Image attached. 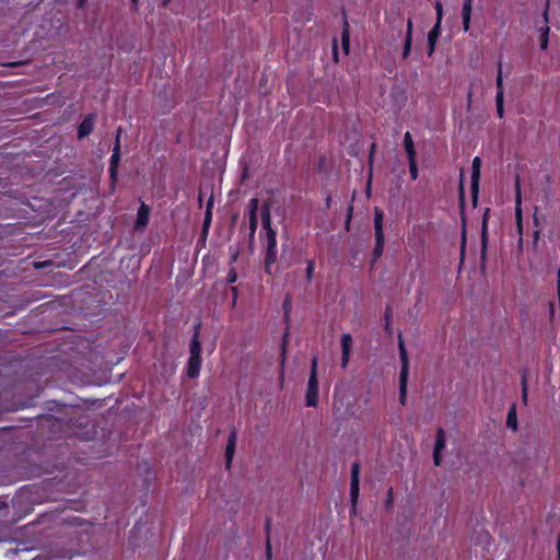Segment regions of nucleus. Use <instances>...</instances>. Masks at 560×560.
<instances>
[{"label":"nucleus","mask_w":560,"mask_h":560,"mask_svg":"<svg viewBox=\"0 0 560 560\" xmlns=\"http://www.w3.org/2000/svg\"><path fill=\"white\" fill-rule=\"evenodd\" d=\"M400 402L404 405L407 396V387L399 386Z\"/></svg>","instance_id":"473e14b6"},{"label":"nucleus","mask_w":560,"mask_h":560,"mask_svg":"<svg viewBox=\"0 0 560 560\" xmlns=\"http://www.w3.org/2000/svg\"><path fill=\"white\" fill-rule=\"evenodd\" d=\"M170 2H171V0H162V4H163L164 7H166Z\"/></svg>","instance_id":"79ce46f5"},{"label":"nucleus","mask_w":560,"mask_h":560,"mask_svg":"<svg viewBox=\"0 0 560 560\" xmlns=\"http://www.w3.org/2000/svg\"><path fill=\"white\" fill-rule=\"evenodd\" d=\"M471 12H472V0H464V4H463V9H462L464 32H468L470 30Z\"/></svg>","instance_id":"9b49d317"},{"label":"nucleus","mask_w":560,"mask_h":560,"mask_svg":"<svg viewBox=\"0 0 560 560\" xmlns=\"http://www.w3.org/2000/svg\"><path fill=\"white\" fill-rule=\"evenodd\" d=\"M557 547H558V552H559V557H560V538L558 539Z\"/></svg>","instance_id":"c03bdc74"},{"label":"nucleus","mask_w":560,"mask_h":560,"mask_svg":"<svg viewBox=\"0 0 560 560\" xmlns=\"http://www.w3.org/2000/svg\"><path fill=\"white\" fill-rule=\"evenodd\" d=\"M544 18H545V22L547 23L548 22V12L547 11L544 13Z\"/></svg>","instance_id":"37998d69"},{"label":"nucleus","mask_w":560,"mask_h":560,"mask_svg":"<svg viewBox=\"0 0 560 560\" xmlns=\"http://www.w3.org/2000/svg\"><path fill=\"white\" fill-rule=\"evenodd\" d=\"M497 93H502V95H504V91H503V77H502V65H499V70H498V77H497Z\"/></svg>","instance_id":"393cba45"},{"label":"nucleus","mask_w":560,"mask_h":560,"mask_svg":"<svg viewBox=\"0 0 560 560\" xmlns=\"http://www.w3.org/2000/svg\"><path fill=\"white\" fill-rule=\"evenodd\" d=\"M210 220H211V213L208 210L206 213L205 226H207L210 223Z\"/></svg>","instance_id":"e433bc0d"},{"label":"nucleus","mask_w":560,"mask_h":560,"mask_svg":"<svg viewBox=\"0 0 560 560\" xmlns=\"http://www.w3.org/2000/svg\"><path fill=\"white\" fill-rule=\"evenodd\" d=\"M259 201L257 198H252L248 203L249 215L257 214Z\"/></svg>","instance_id":"cd10ccee"},{"label":"nucleus","mask_w":560,"mask_h":560,"mask_svg":"<svg viewBox=\"0 0 560 560\" xmlns=\"http://www.w3.org/2000/svg\"><path fill=\"white\" fill-rule=\"evenodd\" d=\"M237 280V273L234 268H232L226 277L228 283H234Z\"/></svg>","instance_id":"7c9ffc66"},{"label":"nucleus","mask_w":560,"mask_h":560,"mask_svg":"<svg viewBox=\"0 0 560 560\" xmlns=\"http://www.w3.org/2000/svg\"><path fill=\"white\" fill-rule=\"evenodd\" d=\"M412 31H413L412 20L409 19L407 21L406 38H411L412 39Z\"/></svg>","instance_id":"2f4dec72"},{"label":"nucleus","mask_w":560,"mask_h":560,"mask_svg":"<svg viewBox=\"0 0 560 560\" xmlns=\"http://www.w3.org/2000/svg\"><path fill=\"white\" fill-rule=\"evenodd\" d=\"M515 218H516V226L520 235L523 234V222H522V196L521 189L517 185L516 187V198H515Z\"/></svg>","instance_id":"f8f14e48"},{"label":"nucleus","mask_w":560,"mask_h":560,"mask_svg":"<svg viewBox=\"0 0 560 560\" xmlns=\"http://www.w3.org/2000/svg\"><path fill=\"white\" fill-rule=\"evenodd\" d=\"M135 11L139 8V0H131Z\"/></svg>","instance_id":"58836bf2"},{"label":"nucleus","mask_w":560,"mask_h":560,"mask_svg":"<svg viewBox=\"0 0 560 560\" xmlns=\"http://www.w3.org/2000/svg\"><path fill=\"white\" fill-rule=\"evenodd\" d=\"M190 357H201V345L198 332H195L190 342Z\"/></svg>","instance_id":"aec40b11"},{"label":"nucleus","mask_w":560,"mask_h":560,"mask_svg":"<svg viewBox=\"0 0 560 560\" xmlns=\"http://www.w3.org/2000/svg\"><path fill=\"white\" fill-rule=\"evenodd\" d=\"M94 127V116L86 117L81 125L79 126L78 136L79 138H84L89 136L93 131Z\"/></svg>","instance_id":"dca6fc26"},{"label":"nucleus","mask_w":560,"mask_h":560,"mask_svg":"<svg viewBox=\"0 0 560 560\" xmlns=\"http://www.w3.org/2000/svg\"><path fill=\"white\" fill-rule=\"evenodd\" d=\"M506 423L508 427L511 428L512 430L515 431L517 429L516 409L514 406L510 409L508 413Z\"/></svg>","instance_id":"412c9836"},{"label":"nucleus","mask_w":560,"mask_h":560,"mask_svg":"<svg viewBox=\"0 0 560 560\" xmlns=\"http://www.w3.org/2000/svg\"><path fill=\"white\" fill-rule=\"evenodd\" d=\"M306 406L316 407L318 402V380L317 376L310 375L305 395Z\"/></svg>","instance_id":"39448f33"},{"label":"nucleus","mask_w":560,"mask_h":560,"mask_svg":"<svg viewBox=\"0 0 560 560\" xmlns=\"http://www.w3.org/2000/svg\"><path fill=\"white\" fill-rule=\"evenodd\" d=\"M86 0H78V5L82 8L85 4Z\"/></svg>","instance_id":"a19ab883"},{"label":"nucleus","mask_w":560,"mask_h":560,"mask_svg":"<svg viewBox=\"0 0 560 560\" xmlns=\"http://www.w3.org/2000/svg\"><path fill=\"white\" fill-rule=\"evenodd\" d=\"M341 46L345 55H348L350 51V32L349 24L347 21L343 23V30L341 33Z\"/></svg>","instance_id":"6ab92c4d"},{"label":"nucleus","mask_w":560,"mask_h":560,"mask_svg":"<svg viewBox=\"0 0 560 560\" xmlns=\"http://www.w3.org/2000/svg\"><path fill=\"white\" fill-rule=\"evenodd\" d=\"M480 167H481V160L480 158L476 156L472 160V172H471V188L472 191L476 194L478 189V182L480 177Z\"/></svg>","instance_id":"2eb2a0df"},{"label":"nucleus","mask_w":560,"mask_h":560,"mask_svg":"<svg viewBox=\"0 0 560 560\" xmlns=\"http://www.w3.org/2000/svg\"><path fill=\"white\" fill-rule=\"evenodd\" d=\"M399 355L401 361V371L399 377V386L407 387L408 374H409V363L407 350L405 348L404 340L401 336H399Z\"/></svg>","instance_id":"7ed1b4c3"},{"label":"nucleus","mask_w":560,"mask_h":560,"mask_svg":"<svg viewBox=\"0 0 560 560\" xmlns=\"http://www.w3.org/2000/svg\"><path fill=\"white\" fill-rule=\"evenodd\" d=\"M313 269H314V265L313 262L311 261L307 266V275L308 277H311L312 272H313Z\"/></svg>","instance_id":"4c0bfd02"},{"label":"nucleus","mask_w":560,"mask_h":560,"mask_svg":"<svg viewBox=\"0 0 560 560\" xmlns=\"http://www.w3.org/2000/svg\"><path fill=\"white\" fill-rule=\"evenodd\" d=\"M237 259V254L233 255L232 261H235Z\"/></svg>","instance_id":"a18cd8bd"},{"label":"nucleus","mask_w":560,"mask_h":560,"mask_svg":"<svg viewBox=\"0 0 560 560\" xmlns=\"http://www.w3.org/2000/svg\"><path fill=\"white\" fill-rule=\"evenodd\" d=\"M411 38H405L404 49H402V58L407 59L411 51Z\"/></svg>","instance_id":"c85d7f7f"},{"label":"nucleus","mask_w":560,"mask_h":560,"mask_svg":"<svg viewBox=\"0 0 560 560\" xmlns=\"http://www.w3.org/2000/svg\"><path fill=\"white\" fill-rule=\"evenodd\" d=\"M410 176L413 180L418 178V167L416 159L408 160Z\"/></svg>","instance_id":"a878e982"},{"label":"nucleus","mask_w":560,"mask_h":560,"mask_svg":"<svg viewBox=\"0 0 560 560\" xmlns=\"http://www.w3.org/2000/svg\"><path fill=\"white\" fill-rule=\"evenodd\" d=\"M374 230H375V238H380L384 236L383 232V213L378 208L374 210Z\"/></svg>","instance_id":"f3484780"},{"label":"nucleus","mask_w":560,"mask_h":560,"mask_svg":"<svg viewBox=\"0 0 560 560\" xmlns=\"http://www.w3.org/2000/svg\"><path fill=\"white\" fill-rule=\"evenodd\" d=\"M332 55H334V60L337 62L338 61V47H337L336 40H334V44H332Z\"/></svg>","instance_id":"f704fd0d"},{"label":"nucleus","mask_w":560,"mask_h":560,"mask_svg":"<svg viewBox=\"0 0 560 560\" xmlns=\"http://www.w3.org/2000/svg\"><path fill=\"white\" fill-rule=\"evenodd\" d=\"M149 215H150L149 207L144 203H141V206L138 209L135 228L137 230L144 229L149 223Z\"/></svg>","instance_id":"1a4fd4ad"},{"label":"nucleus","mask_w":560,"mask_h":560,"mask_svg":"<svg viewBox=\"0 0 560 560\" xmlns=\"http://www.w3.org/2000/svg\"><path fill=\"white\" fill-rule=\"evenodd\" d=\"M120 132H121V130L118 129L115 145L113 149V154L110 156L109 172H110V175L113 178H115V176H116L117 167H118V164L120 161Z\"/></svg>","instance_id":"0eeeda50"},{"label":"nucleus","mask_w":560,"mask_h":560,"mask_svg":"<svg viewBox=\"0 0 560 560\" xmlns=\"http://www.w3.org/2000/svg\"><path fill=\"white\" fill-rule=\"evenodd\" d=\"M201 357H190L187 364V375L190 378H196L200 373Z\"/></svg>","instance_id":"ddd939ff"},{"label":"nucleus","mask_w":560,"mask_h":560,"mask_svg":"<svg viewBox=\"0 0 560 560\" xmlns=\"http://www.w3.org/2000/svg\"><path fill=\"white\" fill-rule=\"evenodd\" d=\"M446 447V436L443 429H439L435 439L433 460L435 466L441 465V454Z\"/></svg>","instance_id":"423d86ee"},{"label":"nucleus","mask_w":560,"mask_h":560,"mask_svg":"<svg viewBox=\"0 0 560 560\" xmlns=\"http://www.w3.org/2000/svg\"><path fill=\"white\" fill-rule=\"evenodd\" d=\"M404 145L407 153L408 160L416 159V149L410 132H406L404 136Z\"/></svg>","instance_id":"a211bd4d"},{"label":"nucleus","mask_w":560,"mask_h":560,"mask_svg":"<svg viewBox=\"0 0 560 560\" xmlns=\"http://www.w3.org/2000/svg\"><path fill=\"white\" fill-rule=\"evenodd\" d=\"M549 31H550V28L547 25L539 28V32H540V48L541 49H547V47H548Z\"/></svg>","instance_id":"4be33fe9"},{"label":"nucleus","mask_w":560,"mask_h":560,"mask_svg":"<svg viewBox=\"0 0 560 560\" xmlns=\"http://www.w3.org/2000/svg\"><path fill=\"white\" fill-rule=\"evenodd\" d=\"M236 441H237L236 432H232L229 435L228 443L225 446V463H226L228 468L231 466L234 454H235Z\"/></svg>","instance_id":"9d476101"},{"label":"nucleus","mask_w":560,"mask_h":560,"mask_svg":"<svg viewBox=\"0 0 560 560\" xmlns=\"http://www.w3.org/2000/svg\"><path fill=\"white\" fill-rule=\"evenodd\" d=\"M261 221L262 226L266 230V258L265 265L266 269L269 270V267L276 261L277 258V233L271 228V215L268 207H265L261 212Z\"/></svg>","instance_id":"f257e3e1"},{"label":"nucleus","mask_w":560,"mask_h":560,"mask_svg":"<svg viewBox=\"0 0 560 560\" xmlns=\"http://www.w3.org/2000/svg\"><path fill=\"white\" fill-rule=\"evenodd\" d=\"M503 98H504V95H502V93H497L495 95V106H497V113H498V116L500 118L503 117V113H504V109H503Z\"/></svg>","instance_id":"5701e85b"},{"label":"nucleus","mask_w":560,"mask_h":560,"mask_svg":"<svg viewBox=\"0 0 560 560\" xmlns=\"http://www.w3.org/2000/svg\"><path fill=\"white\" fill-rule=\"evenodd\" d=\"M527 399V392L525 385L523 386V400L526 401Z\"/></svg>","instance_id":"ea45409f"},{"label":"nucleus","mask_w":560,"mask_h":560,"mask_svg":"<svg viewBox=\"0 0 560 560\" xmlns=\"http://www.w3.org/2000/svg\"><path fill=\"white\" fill-rule=\"evenodd\" d=\"M441 34V27L439 25H434L432 30L428 34V55L432 56L435 49V45L438 38Z\"/></svg>","instance_id":"4468645a"},{"label":"nucleus","mask_w":560,"mask_h":560,"mask_svg":"<svg viewBox=\"0 0 560 560\" xmlns=\"http://www.w3.org/2000/svg\"><path fill=\"white\" fill-rule=\"evenodd\" d=\"M232 294H233V298H232V304L235 305L236 304V301H237V288L236 287H233L232 288Z\"/></svg>","instance_id":"c9c22d12"},{"label":"nucleus","mask_w":560,"mask_h":560,"mask_svg":"<svg viewBox=\"0 0 560 560\" xmlns=\"http://www.w3.org/2000/svg\"><path fill=\"white\" fill-rule=\"evenodd\" d=\"M351 347H352V337H351V335L350 334H343L341 336V351H342L341 366L343 369L349 363Z\"/></svg>","instance_id":"6e6552de"},{"label":"nucleus","mask_w":560,"mask_h":560,"mask_svg":"<svg viewBox=\"0 0 560 560\" xmlns=\"http://www.w3.org/2000/svg\"><path fill=\"white\" fill-rule=\"evenodd\" d=\"M359 475L360 467L358 463H354L351 468V483H350V498L353 512L355 511V506L359 500Z\"/></svg>","instance_id":"20e7f679"},{"label":"nucleus","mask_w":560,"mask_h":560,"mask_svg":"<svg viewBox=\"0 0 560 560\" xmlns=\"http://www.w3.org/2000/svg\"><path fill=\"white\" fill-rule=\"evenodd\" d=\"M257 229V214L249 215L250 236H254Z\"/></svg>","instance_id":"c756f323"},{"label":"nucleus","mask_w":560,"mask_h":560,"mask_svg":"<svg viewBox=\"0 0 560 560\" xmlns=\"http://www.w3.org/2000/svg\"><path fill=\"white\" fill-rule=\"evenodd\" d=\"M435 11H436V23L441 27L442 19H443V5L440 1L435 2Z\"/></svg>","instance_id":"bb28decb"},{"label":"nucleus","mask_w":560,"mask_h":560,"mask_svg":"<svg viewBox=\"0 0 560 560\" xmlns=\"http://www.w3.org/2000/svg\"><path fill=\"white\" fill-rule=\"evenodd\" d=\"M310 375L317 376V359L316 358H313V360H312V366H311V374Z\"/></svg>","instance_id":"72a5a7b5"},{"label":"nucleus","mask_w":560,"mask_h":560,"mask_svg":"<svg viewBox=\"0 0 560 560\" xmlns=\"http://www.w3.org/2000/svg\"><path fill=\"white\" fill-rule=\"evenodd\" d=\"M431 230L430 222L412 223L406 234L407 245L412 249L423 248Z\"/></svg>","instance_id":"f03ea898"},{"label":"nucleus","mask_w":560,"mask_h":560,"mask_svg":"<svg viewBox=\"0 0 560 560\" xmlns=\"http://www.w3.org/2000/svg\"><path fill=\"white\" fill-rule=\"evenodd\" d=\"M384 244H385V237L384 236H381V240L380 238H375V249H374V255L376 258H378L383 250H384Z\"/></svg>","instance_id":"b1692460"}]
</instances>
